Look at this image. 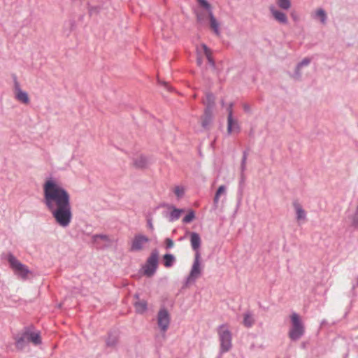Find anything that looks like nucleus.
<instances>
[{
	"label": "nucleus",
	"mask_w": 358,
	"mask_h": 358,
	"mask_svg": "<svg viewBox=\"0 0 358 358\" xmlns=\"http://www.w3.org/2000/svg\"><path fill=\"white\" fill-rule=\"evenodd\" d=\"M246 169V165L241 164V172L244 173V171Z\"/></svg>",
	"instance_id": "nucleus-42"
},
{
	"label": "nucleus",
	"mask_w": 358,
	"mask_h": 358,
	"mask_svg": "<svg viewBox=\"0 0 358 358\" xmlns=\"http://www.w3.org/2000/svg\"><path fill=\"white\" fill-rule=\"evenodd\" d=\"M215 96L211 92H208L206 94V106H215Z\"/></svg>",
	"instance_id": "nucleus-26"
},
{
	"label": "nucleus",
	"mask_w": 358,
	"mask_h": 358,
	"mask_svg": "<svg viewBox=\"0 0 358 358\" xmlns=\"http://www.w3.org/2000/svg\"><path fill=\"white\" fill-rule=\"evenodd\" d=\"M217 334L220 345L218 358H222V354L229 352L232 348V334L226 324L217 327Z\"/></svg>",
	"instance_id": "nucleus-3"
},
{
	"label": "nucleus",
	"mask_w": 358,
	"mask_h": 358,
	"mask_svg": "<svg viewBox=\"0 0 358 358\" xmlns=\"http://www.w3.org/2000/svg\"><path fill=\"white\" fill-rule=\"evenodd\" d=\"M150 241L149 238L141 234H136L131 241L130 251L138 252L143 250V245Z\"/></svg>",
	"instance_id": "nucleus-9"
},
{
	"label": "nucleus",
	"mask_w": 358,
	"mask_h": 358,
	"mask_svg": "<svg viewBox=\"0 0 358 358\" xmlns=\"http://www.w3.org/2000/svg\"><path fill=\"white\" fill-rule=\"evenodd\" d=\"M34 326L31 324L24 327L21 332L15 336L14 339L17 349L22 350L28 342H31L35 345H38L42 343L40 332L34 331Z\"/></svg>",
	"instance_id": "nucleus-2"
},
{
	"label": "nucleus",
	"mask_w": 358,
	"mask_h": 358,
	"mask_svg": "<svg viewBox=\"0 0 358 358\" xmlns=\"http://www.w3.org/2000/svg\"><path fill=\"white\" fill-rule=\"evenodd\" d=\"M247 157H248V152L246 150H244L243 152V157L241 159V164L246 165Z\"/></svg>",
	"instance_id": "nucleus-40"
},
{
	"label": "nucleus",
	"mask_w": 358,
	"mask_h": 358,
	"mask_svg": "<svg viewBox=\"0 0 358 358\" xmlns=\"http://www.w3.org/2000/svg\"><path fill=\"white\" fill-rule=\"evenodd\" d=\"M201 47L203 48V50L204 52V54L208 59V63L212 66H215V62L211 56V50L208 48V46L203 43L201 45Z\"/></svg>",
	"instance_id": "nucleus-23"
},
{
	"label": "nucleus",
	"mask_w": 358,
	"mask_h": 358,
	"mask_svg": "<svg viewBox=\"0 0 358 358\" xmlns=\"http://www.w3.org/2000/svg\"><path fill=\"white\" fill-rule=\"evenodd\" d=\"M184 188L182 187L176 186L174 189V193L178 198H181L184 195Z\"/></svg>",
	"instance_id": "nucleus-33"
},
{
	"label": "nucleus",
	"mask_w": 358,
	"mask_h": 358,
	"mask_svg": "<svg viewBox=\"0 0 358 358\" xmlns=\"http://www.w3.org/2000/svg\"><path fill=\"white\" fill-rule=\"evenodd\" d=\"M310 62L311 60L310 58L306 57L303 59L301 62H299L295 68L292 77L296 80L300 79L301 77V68L308 66L310 64Z\"/></svg>",
	"instance_id": "nucleus-12"
},
{
	"label": "nucleus",
	"mask_w": 358,
	"mask_h": 358,
	"mask_svg": "<svg viewBox=\"0 0 358 358\" xmlns=\"http://www.w3.org/2000/svg\"><path fill=\"white\" fill-rule=\"evenodd\" d=\"M7 261L9 263L10 267L14 271L15 274L20 278L22 280H27L28 275L31 273V271L28 267L21 263L12 253H8L7 255Z\"/></svg>",
	"instance_id": "nucleus-5"
},
{
	"label": "nucleus",
	"mask_w": 358,
	"mask_h": 358,
	"mask_svg": "<svg viewBox=\"0 0 358 358\" xmlns=\"http://www.w3.org/2000/svg\"><path fill=\"white\" fill-rule=\"evenodd\" d=\"M233 106H234V103H230L227 108V110L228 112L227 120L229 122V130L231 129L232 118H234L233 117V109H232Z\"/></svg>",
	"instance_id": "nucleus-24"
},
{
	"label": "nucleus",
	"mask_w": 358,
	"mask_h": 358,
	"mask_svg": "<svg viewBox=\"0 0 358 358\" xmlns=\"http://www.w3.org/2000/svg\"><path fill=\"white\" fill-rule=\"evenodd\" d=\"M226 192V187L224 185H221L218 187V189H217L216 192H215V194L218 195L220 196V195L222 194H224Z\"/></svg>",
	"instance_id": "nucleus-38"
},
{
	"label": "nucleus",
	"mask_w": 358,
	"mask_h": 358,
	"mask_svg": "<svg viewBox=\"0 0 358 358\" xmlns=\"http://www.w3.org/2000/svg\"><path fill=\"white\" fill-rule=\"evenodd\" d=\"M243 324L247 328L252 327L255 324V318L250 311L244 313Z\"/></svg>",
	"instance_id": "nucleus-19"
},
{
	"label": "nucleus",
	"mask_w": 358,
	"mask_h": 358,
	"mask_svg": "<svg viewBox=\"0 0 358 358\" xmlns=\"http://www.w3.org/2000/svg\"><path fill=\"white\" fill-rule=\"evenodd\" d=\"M311 16L313 19L320 20V22L323 24L326 23L327 21V14L324 9L319 8L315 11L313 12Z\"/></svg>",
	"instance_id": "nucleus-17"
},
{
	"label": "nucleus",
	"mask_w": 358,
	"mask_h": 358,
	"mask_svg": "<svg viewBox=\"0 0 358 358\" xmlns=\"http://www.w3.org/2000/svg\"><path fill=\"white\" fill-rule=\"evenodd\" d=\"M290 320L292 324L288 335L292 341H296L304 335L305 327L300 316L296 313L290 315Z\"/></svg>",
	"instance_id": "nucleus-4"
},
{
	"label": "nucleus",
	"mask_w": 358,
	"mask_h": 358,
	"mask_svg": "<svg viewBox=\"0 0 358 358\" xmlns=\"http://www.w3.org/2000/svg\"><path fill=\"white\" fill-rule=\"evenodd\" d=\"M134 307L136 308V311L138 313L142 314L146 311L148 308L147 302L145 300H141L136 301L134 303Z\"/></svg>",
	"instance_id": "nucleus-21"
},
{
	"label": "nucleus",
	"mask_w": 358,
	"mask_h": 358,
	"mask_svg": "<svg viewBox=\"0 0 358 358\" xmlns=\"http://www.w3.org/2000/svg\"><path fill=\"white\" fill-rule=\"evenodd\" d=\"M171 322L169 311L165 308H162L157 314V324L162 332H166Z\"/></svg>",
	"instance_id": "nucleus-8"
},
{
	"label": "nucleus",
	"mask_w": 358,
	"mask_h": 358,
	"mask_svg": "<svg viewBox=\"0 0 358 358\" xmlns=\"http://www.w3.org/2000/svg\"><path fill=\"white\" fill-rule=\"evenodd\" d=\"M176 262V257L172 254H165L163 256V263L165 267H171Z\"/></svg>",
	"instance_id": "nucleus-22"
},
{
	"label": "nucleus",
	"mask_w": 358,
	"mask_h": 358,
	"mask_svg": "<svg viewBox=\"0 0 358 358\" xmlns=\"http://www.w3.org/2000/svg\"><path fill=\"white\" fill-rule=\"evenodd\" d=\"M213 121V117H210L206 115L202 117L201 125L203 129H208L209 128L210 124Z\"/></svg>",
	"instance_id": "nucleus-27"
},
{
	"label": "nucleus",
	"mask_w": 358,
	"mask_h": 358,
	"mask_svg": "<svg viewBox=\"0 0 358 358\" xmlns=\"http://www.w3.org/2000/svg\"><path fill=\"white\" fill-rule=\"evenodd\" d=\"M135 297L136 298H138V294H135Z\"/></svg>",
	"instance_id": "nucleus-47"
},
{
	"label": "nucleus",
	"mask_w": 358,
	"mask_h": 358,
	"mask_svg": "<svg viewBox=\"0 0 358 358\" xmlns=\"http://www.w3.org/2000/svg\"><path fill=\"white\" fill-rule=\"evenodd\" d=\"M198 3L203 7L204 9H206L208 13L210 12H212L211 10V6L210 4L206 1V0H196Z\"/></svg>",
	"instance_id": "nucleus-31"
},
{
	"label": "nucleus",
	"mask_w": 358,
	"mask_h": 358,
	"mask_svg": "<svg viewBox=\"0 0 358 358\" xmlns=\"http://www.w3.org/2000/svg\"><path fill=\"white\" fill-rule=\"evenodd\" d=\"M240 131V127L236 120L232 118L231 127V129L229 130V122L227 121V132L228 134H231L234 131L238 132Z\"/></svg>",
	"instance_id": "nucleus-25"
},
{
	"label": "nucleus",
	"mask_w": 358,
	"mask_h": 358,
	"mask_svg": "<svg viewBox=\"0 0 358 358\" xmlns=\"http://www.w3.org/2000/svg\"><path fill=\"white\" fill-rule=\"evenodd\" d=\"M43 203L55 222L62 228L68 227L73 219L71 196L68 191L50 179L43 185Z\"/></svg>",
	"instance_id": "nucleus-1"
},
{
	"label": "nucleus",
	"mask_w": 358,
	"mask_h": 358,
	"mask_svg": "<svg viewBox=\"0 0 358 358\" xmlns=\"http://www.w3.org/2000/svg\"><path fill=\"white\" fill-rule=\"evenodd\" d=\"M160 83H162V85H163L164 86V87L168 90V91H171L172 90V88L171 87V86L169 85L168 83L166 82H160Z\"/></svg>",
	"instance_id": "nucleus-41"
},
{
	"label": "nucleus",
	"mask_w": 358,
	"mask_h": 358,
	"mask_svg": "<svg viewBox=\"0 0 358 358\" xmlns=\"http://www.w3.org/2000/svg\"><path fill=\"white\" fill-rule=\"evenodd\" d=\"M190 242L192 250L196 253L199 252V250L201 247V239L199 234L196 232H190Z\"/></svg>",
	"instance_id": "nucleus-13"
},
{
	"label": "nucleus",
	"mask_w": 358,
	"mask_h": 358,
	"mask_svg": "<svg viewBox=\"0 0 358 358\" xmlns=\"http://www.w3.org/2000/svg\"><path fill=\"white\" fill-rule=\"evenodd\" d=\"M197 63H198V64H199V66H200V65H201V64H202V61H201V59L200 58H198V59H197Z\"/></svg>",
	"instance_id": "nucleus-45"
},
{
	"label": "nucleus",
	"mask_w": 358,
	"mask_h": 358,
	"mask_svg": "<svg viewBox=\"0 0 358 358\" xmlns=\"http://www.w3.org/2000/svg\"><path fill=\"white\" fill-rule=\"evenodd\" d=\"M293 206L296 211L297 220H306V213L303 209L301 205L298 201H295L293 202Z\"/></svg>",
	"instance_id": "nucleus-18"
},
{
	"label": "nucleus",
	"mask_w": 358,
	"mask_h": 358,
	"mask_svg": "<svg viewBox=\"0 0 358 358\" xmlns=\"http://www.w3.org/2000/svg\"><path fill=\"white\" fill-rule=\"evenodd\" d=\"M169 209H172L169 215V222H174L178 220L180 217L181 213L184 211L183 209L176 208L172 205H166Z\"/></svg>",
	"instance_id": "nucleus-15"
},
{
	"label": "nucleus",
	"mask_w": 358,
	"mask_h": 358,
	"mask_svg": "<svg viewBox=\"0 0 358 358\" xmlns=\"http://www.w3.org/2000/svg\"><path fill=\"white\" fill-rule=\"evenodd\" d=\"M270 11L278 22L285 24L287 23V17L283 12L276 10L273 6L270 7Z\"/></svg>",
	"instance_id": "nucleus-14"
},
{
	"label": "nucleus",
	"mask_w": 358,
	"mask_h": 358,
	"mask_svg": "<svg viewBox=\"0 0 358 358\" xmlns=\"http://www.w3.org/2000/svg\"><path fill=\"white\" fill-rule=\"evenodd\" d=\"M202 268L201 267V254L196 252L194 255V262L189 275L186 278V284L195 282V280L201 275Z\"/></svg>",
	"instance_id": "nucleus-7"
},
{
	"label": "nucleus",
	"mask_w": 358,
	"mask_h": 358,
	"mask_svg": "<svg viewBox=\"0 0 358 358\" xmlns=\"http://www.w3.org/2000/svg\"><path fill=\"white\" fill-rule=\"evenodd\" d=\"M243 109L245 111L248 112L250 110V106L248 104H245L243 106Z\"/></svg>",
	"instance_id": "nucleus-44"
},
{
	"label": "nucleus",
	"mask_w": 358,
	"mask_h": 358,
	"mask_svg": "<svg viewBox=\"0 0 358 358\" xmlns=\"http://www.w3.org/2000/svg\"><path fill=\"white\" fill-rule=\"evenodd\" d=\"M278 6L282 9L287 10L291 6L290 0H277Z\"/></svg>",
	"instance_id": "nucleus-28"
},
{
	"label": "nucleus",
	"mask_w": 358,
	"mask_h": 358,
	"mask_svg": "<svg viewBox=\"0 0 358 358\" xmlns=\"http://www.w3.org/2000/svg\"><path fill=\"white\" fill-rule=\"evenodd\" d=\"M106 345L108 348L115 349L119 342V336L116 331H110L106 338Z\"/></svg>",
	"instance_id": "nucleus-11"
},
{
	"label": "nucleus",
	"mask_w": 358,
	"mask_h": 358,
	"mask_svg": "<svg viewBox=\"0 0 358 358\" xmlns=\"http://www.w3.org/2000/svg\"><path fill=\"white\" fill-rule=\"evenodd\" d=\"M218 358V357H217Z\"/></svg>",
	"instance_id": "nucleus-48"
},
{
	"label": "nucleus",
	"mask_w": 358,
	"mask_h": 358,
	"mask_svg": "<svg viewBox=\"0 0 358 358\" xmlns=\"http://www.w3.org/2000/svg\"><path fill=\"white\" fill-rule=\"evenodd\" d=\"M148 164V159L143 155H141L140 156L134 159V165L138 169L146 168Z\"/></svg>",
	"instance_id": "nucleus-16"
},
{
	"label": "nucleus",
	"mask_w": 358,
	"mask_h": 358,
	"mask_svg": "<svg viewBox=\"0 0 358 358\" xmlns=\"http://www.w3.org/2000/svg\"><path fill=\"white\" fill-rule=\"evenodd\" d=\"M358 287V276L356 278L355 283L352 285L353 288Z\"/></svg>",
	"instance_id": "nucleus-43"
},
{
	"label": "nucleus",
	"mask_w": 358,
	"mask_h": 358,
	"mask_svg": "<svg viewBox=\"0 0 358 358\" xmlns=\"http://www.w3.org/2000/svg\"><path fill=\"white\" fill-rule=\"evenodd\" d=\"M224 101L222 100V106H224Z\"/></svg>",
	"instance_id": "nucleus-46"
},
{
	"label": "nucleus",
	"mask_w": 358,
	"mask_h": 358,
	"mask_svg": "<svg viewBox=\"0 0 358 358\" xmlns=\"http://www.w3.org/2000/svg\"><path fill=\"white\" fill-rule=\"evenodd\" d=\"M88 11L90 15L92 16L94 15H96L100 12L101 8L99 6H91L90 4H88Z\"/></svg>",
	"instance_id": "nucleus-30"
},
{
	"label": "nucleus",
	"mask_w": 358,
	"mask_h": 358,
	"mask_svg": "<svg viewBox=\"0 0 358 358\" xmlns=\"http://www.w3.org/2000/svg\"><path fill=\"white\" fill-rule=\"evenodd\" d=\"M195 217V213L193 210H190L187 215H186L183 219V223H189L191 222Z\"/></svg>",
	"instance_id": "nucleus-29"
},
{
	"label": "nucleus",
	"mask_w": 358,
	"mask_h": 358,
	"mask_svg": "<svg viewBox=\"0 0 358 358\" xmlns=\"http://www.w3.org/2000/svg\"><path fill=\"white\" fill-rule=\"evenodd\" d=\"M209 15V20H210V27L213 30L215 34L216 35H220V31L219 29V22L217 21L216 18L215 17L213 12H210L208 13Z\"/></svg>",
	"instance_id": "nucleus-20"
},
{
	"label": "nucleus",
	"mask_w": 358,
	"mask_h": 358,
	"mask_svg": "<svg viewBox=\"0 0 358 358\" xmlns=\"http://www.w3.org/2000/svg\"><path fill=\"white\" fill-rule=\"evenodd\" d=\"M245 180V174L243 173H241V178H240V180H239V187H238V189H239V192H241V194L242 193L243 187H244Z\"/></svg>",
	"instance_id": "nucleus-34"
},
{
	"label": "nucleus",
	"mask_w": 358,
	"mask_h": 358,
	"mask_svg": "<svg viewBox=\"0 0 358 358\" xmlns=\"http://www.w3.org/2000/svg\"><path fill=\"white\" fill-rule=\"evenodd\" d=\"M213 108H214V106H206L203 115H206V116H208L210 117H213Z\"/></svg>",
	"instance_id": "nucleus-35"
},
{
	"label": "nucleus",
	"mask_w": 358,
	"mask_h": 358,
	"mask_svg": "<svg viewBox=\"0 0 358 358\" xmlns=\"http://www.w3.org/2000/svg\"><path fill=\"white\" fill-rule=\"evenodd\" d=\"M147 226L148 229L151 231L154 230V226L152 224V219L151 217L147 218Z\"/></svg>",
	"instance_id": "nucleus-39"
},
{
	"label": "nucleus",
	"mask_w": 358,
	"mask_h": 358,
	"mask_svg": "<svg viewBox=\"0 0 358 358\" xmlns=\"http://www.w3.org/2000/svg\"><path fill=\"white\" fill-rule=\"evenodd\" d=\"M98 239H101L104 241H108L109 238L107 235L105 234H94L92 236V241L94 243H96Z\"/></svg>",
	"instance_id": "nucleus-32"
},
{
	"label": "nucleus",
	"mask_w": 358,
	"mask_h": 358,
	"mask_svg": "<svg viewBox=\"0 0 358 358\" xmlns=\"http://www.w3.org/2000/svg\"><path fill=\"white\" fill-rule=\"evenodd\" d=\"M159 252L157 249L152 250L144 266V274L148 277L152 276L157 268Z\"/></svg>",
	"instance_id": "nucleus-6"
},
{
	"label": "nucleus",
	"mask_w": 358,
	"mask_h": 358,
	"mask_svg": "<svg viewBox=\"0 0 358 358\" xmlns=\"http://www.w3.org/2000/svg\"><path fill=\"white\" fill-rule=\"evenodd\" d=\"M13 78L14 80L15 90L16 91L15 99L23 103H28L29 102L28 94L20 89L16 76L13 75Z\"/></svg>",
	"instance_id": "nucleus-10"
},
{
	"label": "nucleus",
	"mask_w": 358,
	"mask_h": 358,
	"mask_svg": "<svg viewBox=\"0 0 358 358\" xmlns=\"http://www.w3.org/2000/svg\"><path fill=\"white\" fill-rule=\"evenodd\" d=\"M219 199H220V196L215 194V196L213 198V205L212 207V210H215L217 208Z\"/></svg>",
	"instance_id": "nucleus-36"
},
{
	"label": "nucleus",
	"mask_w": 358,
	"mask_h": 358,
	"mask_svg": "<svg viewBox=\"0 0 358 358\" xmlns=\"http://www.w3.org/2000/svg\"><path fill=\"white\" fill-rule=\"evenodd\" d=\"M165 243H166V249H171L173 247L174 243L171 238H166L165 239Z\"/></svg>",
	"instance_id": "nucleus-37"
}]
</instances>
